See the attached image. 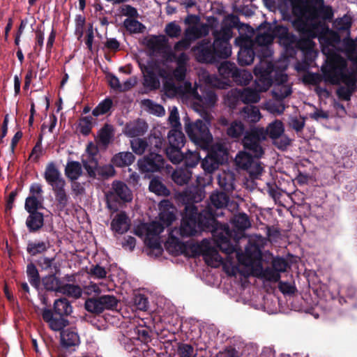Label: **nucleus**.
I'll return each mask as SVG.
<instances>
[{"label": "nucleus", "mask_w": 357, "mask_h": 357, "mask_svg": "<svg viewBox=\"0 0 357 357\" xmlns=\"http://www.w3.org/2000/svg\"><path fill=\"white\" fill-rule=\"evenodd\" d=\"M244 26L238 15L233 13L224 17L220 30L212 33L213 43L203 39L192 48L196 60L202 63H214L220 59H227L231 54L230 40L233 38V29H241Z\"/></svg>", "instance_id": "obj_1"}, {"label": "nucleus", "mask_w": 357, "mask_h": 357, "mask_svg": "<svg viewBox=\"0 0 357 357\" xmlns=\"http://www.w3.org/2000/svg\"><path fill=\"white\" fill-rule=\"evenodd\" d=\"M196 213L195 217L199 231L211 232L215 245L222 252L227 255L234 253L236 249L231 243V239L233 238L237 242L238 238L236 232L230 229L227 223H221L217 220L222 213H218L208 206L200 212L197 207Z\"/></svg>", "instance_id": "obj_2"}, {"label": "nucleus", "mask_w": 357, "mask_h": 357, "mask_svg": "<svg viewBox=\"0 0 357 357\" xmlns=\"http://www.w3.org/2000/svg\"><path fill=\"white\" fill-rule=\"evenodd\" d=\"M292 26L299 34L289 32L279 43L284 47L287 57L294 58L298 50L306 55L308 61H312V20L302 15H292L291 20Z\"/></svg>", "instance_id": "obj_3"}, {"label": "nucleus", "mask_w": 357, "mask_h": 357, "mask_svg": "<svg viewBox=\"0 0 357 357\" xmlns=\"http://www.w3.org/2000/svg\"><path fill=\"white\" fill-rule=\"evenodd\" d=\"M266 139L263 128H250L242 139L245 151L239 152L236 157L237 166L248 171L252 167L254 160L261 158L264 154L261 143Z\"/></svg>", "instance_id": "obj_4"}, {"label": "nucleus", "mask_w": 357, "mask_h": 357, "mask_svg": "<svg viewBox=\"0 0 357 357\" xmlns=\"http://www.w3.org/2000/svg\"><path fill=\"white\" fill-rule=\"evenodd\" d=\"M321 70L324 81L331 84H340L349 75H357L356 70H348L347 61L338 53L326 56Z\"/></svg>", "instance_id": "obj_5"}, {"label": "nucleus", "mask_w": 357, "mask_h": 357, "mask_svg": "<svg viewBox=\"0 0 357 357\" xmlns=\"http://www.w3.org/2000/svg\"><path fill=\"white\" fill-rule=\"evenodd\" d=\"M73 312L70 301L66 298H60L54 302L53 309L45 308L42 312L43 320L54 331L63 329L69 324L67 317Z\"/></svg>", "instance_id": "obj_6"}, {"label": "nucleus", "mask_w": 357, "mask_h": 357, "mask_svg": "<svg viewBox=\"0 0 357 357\" xmlns=\"http://www.w3.org/2000/svg\"><path fill=\"white\" fill-rule=\"evenodd\" d=\"M44 178L52 188L57 207L61 210L64 209L68 205L69 199L65 189L66 183L53 162L48 163L46 166Z\"/></svg>", "instance_id": "obj_7"}, {"label": "nucleus", "mask_w": 357, "mask_h": 357, "mask_svg": "<svg viewBox=\"0 0 357 357\" xmlns=\"http://www.w3.org/2000/svg\"><path fill=\"white\" fill-rule=\"evenodd\" d=\"M184 121L185 130L190 139L198 147L208 149L213 142V136L209 130L210 121L197 119L190 122L188 118Z\"/></svg>", "instance_id": "obj_8"}, {"label": "nucleus", "mask_w": 357, "mask_h": 357, "mask_svg": "<svg viewBox=\"0 0 357 357\" xmlns=\"http://www.w3.org/2000/svg\"><path fill=\"white\" fill-rule=\"evenodd\" d=\"M315 27L314 38H318L321 52L325 56L337 54L336 47L341 42L339 33L331 29L327 23H316Z\"/></svg>", "instance_id": "obj_9"}, {"label": "nucleus", "mask_w": 357, "mask_h": 357, "mask_svg": "<svg viewBox=\"0 0 357 357\" xmlns=\"http://www.w3.org/2000/svg\"><path fill=\"white\" fill-rule=\"evenodd\" d=\"M196 211L197 206L194 204L188 203L185 204L179 229V234L182 238L195 236L199 230L195 217Z\"/></svg>", "instance_id": "obj_10"}, {"label": "nucleus", "mask_w": 357, "mask_h": 357, "mask_svg": "<svg viewBox=\"0 0 357 357\" xmlns=\"http://www.w3.org/2000/svg\"><path fill=\"white\" fill-rule=\"evenodd\" d=\"M119 301L113 295H102L87 298L84 303V308L89 312L100 314L105 310L116 308Z\"/></svg>", "instance_id": "obj_11"}, {"label": "nucleus", "mask_w": 357, "mask_h": 357, "mask_svg": "<svg viewBox=\"0 0 357 357\" xmlns=\"http://www.w3.org/2000/svg\"><path fill=\"white\" fill-rule=\"evenodd\" d=\"M164 157L154 151H150L137 161V165L142 173L160 172L165 167Z\"/></svg>", "instance_id": "obj_12"}, {"label": "nucleus", "mask_w": 357, "mask_h": 357, "mask_svg": "<svg viewBox=\"0 0 357 357\" xmlns=\"http://www.w3.org/2000/svg\"><path fill=\"white\" fill-rule=\"evenodd\" d=\"M341 83L345 84L344 86H340L336 90V94L340 99L349 101L351 100L352 94L356 91L357 89V77L356 75H351L341 81Z\"/></svg>", "instance_id": "obj_13"}, {"label": "nucleus", "mask_w": 357, "mask_h": 357, "mask_svg": "<svg viewBox=\"0 0 357 357\" xmlns=\"http://www.w3.org/2000/svg\"><path fill=\"white\" fill-rule=\"evenodd\" d=\"M300 0H279L278 9L285 20H291L292 15H298Z\"/></svg>", "instance_id": "obj_14"}, {"label": "nucleus", "mask_w": 357, "mask_h": 357, "mask_svg": "<svg viewBox=\"0 0 357 357\" xmlns=\"http://www.w3.org/2000/svg\"><path fill=\"white\" fill-rule=\"evenodd\" d=\"M254 43L247 40L240 47L238 53V61L241 66H248L251 64L255 59Z\"/></svg>", "instance_id": "obj_15"}, {"label": "nucleus", "mask_w": 357, "mask_h": 357, "mask_svg": "<svg viewBox=\"0 0 357 357\" xmlns=\"http://www.w3.org/2000/svg\"><path fill=\"white\" fill-rule=\"evenodd\" d=\"M144 74V86L149 90H155L160 87V80L150 66H140Z\"/></svg>", "instance_id": "obj_16"}, {"label": "nucleus", "mask_w": 357, "mask_h": 357, "mask_svg": "<svg viewBox=\"0 0 357 357\" xmlns=\"http://www.w3.org/2000/svg\"><path fill=\"white\" fill-rule=\"evenodd\" d=\"M57 273L56 271L52 272L42 278L41 284L46 291L60 293L63 283L56 277Z\"/></svg>", "instance_id": "obj_17"}, {"label": "nucleus", "mask_w": 357, "mask_h": 357, "mask_svg": "<svg viewBox=\"0 0 357 357\" xmlns=\"http://www.w3.org/2000/svg\"><path fill=\"white\" fill-rule=\"evenodd\" d=\"M208 36L207 26L202 23L200 26H189L183 33V36L192 44L194 41Z\"/></svg>", "instance_id": "obj_18"}, {"label": "nucleus", "mask_w": 357, "mask_h": 357, "mask_svg": "<svg viewBox=\"0 0 357 357\" xmlns=\"http://www.w3.org/2000/svg\"><path fill=\"white\" fill-rule=\"evenodd\" d=\"M130 226V220L125 211L118 213L111 222L112 229L120 234L127 232Z\"/></svg>", "instance_id": "obj_19"}, {"label": "nucleus", "mask_w": 357, "mask_h": 357, "mask_svg": "<svg viewBox=\"0 0 357 357\" xmlns=\"http://www.w3.org/2000/svg\"><path fill=\"white\" fill-rule=\"evenodd\" d=\"M108 194H113L116 199H120L124 202L132 200V194L128 186L122 181H115L112 183V191Z\"/></svg>", "instance_id": "obj_20"}, {"label": "nucleus", "mask_w": 357, "mask_h": 357, "mask_svg": "<svg viewBox=\"0 0 357 357\" xmlns=\"http://www.w3.org/2000/svg\"><path fill=\"white\" fill-rule=\"evenodd\" d=\"M44 225V215L41 212L29 213L26 220V226L31 233L39 231Z\"/></svg>", "instance_id": "obj_21"}, {"label": "nucleus", "mask_w": 357, "mask_h": 357, "mask_svg": "<svg viewBox=\"0 0 357 357\" xmlns=\"http://www.w3.org/2000/svg\"><path fill=\"white\" fill-rule=\"evenodd\" d=\"M266 68H263L261 66H256L254 69V72L255 75L259 77V80L262 82L267 87H269L273 84L271 74L273 70L274 66L271 62L266 63Z\"/></svg>", "instance_id": "obj_22"}, {"label": "nucleus", "mask_w": 357, "mask_h": 357, "mask_svg": "<svg viewBox=\"0 0 357 357\" xmlns=\"http://www.w3.org/2000/svg\"><path fill=\"white\" fill-rule=\"evenodd\" d=\"M135 160V156L129 151L119 152L116 153L112 158L111 162L117 167H124L131 165Z\"/></svg>", "instance_id": "obj_23"}, {"label": "nucleus", "mask_w": 357, "mask_h": 357, "mask_svg": "<svg viewBox=\"0 0 357 357\" xmlns=\"http://www.w3.org/2000/svg\"><path fill=\"white\" fill-rule=\"evenodd\" d=\"M148 126L144 121L138 120L126 126V135L130 137L143 135L147 130Z\"/></svg>", "instance_id": "obj_24"}, {"label": "nucleus", "mask_w": 357, "mask_h": 357, "mask_svg": "<svg viewBox=\"0 0 357 357\" xmlns=\"http://www.w3.org/2000/svg\"><path fill=\"white\" fill-rule=\"evenodd\" d=\"M238 67L234 63L230 61H224L218 67V73L221 77L229 82L232 81L233 77L236 78Z\"/></svg>", "instance_id": "obj_25"}, {"label": "nucleus", "mask_w": 357, "mask_h": 357, "mask_svg": "<svg viewBox=\"0 0 357 357\" xmlns=\"http://www.w3.org/2000/svg\"><path fill=\"white\" fill-rule=\"evenodd\" d=\"M61 343L66 348L78 345L79 337L77 333L70 328L61 330Z\"/></svg>", "instance_id": "obj_26"}, {"label": "nucleus", "mask_w": 357, "mask_h": 357, "mask_svg": "<svg viewBox=\"0 0 357 357\" xmlns=\"http://www.w3.org/2000/svg\"><path fill=\"white\" fill-rule=\"evenodd\" d=\"M114 135V129L112 125L105 123L98 131V143L107 147Z\"/></svg>", "instance_id": "obj_27"}, {"label": "nucleus", "mask_w": 357, "mask_h": 357, "mask_svg": "<svg viewBox=\"0 0 357 357\" xmlns=\"http://www.w3.org/2000/svg\"><path fill=\"white\" fill-rule=\"evenodd\" d=\"M334 17V13L331 6L322 5L315 9L316 23H326L331 22Z\"/></svg>", "instance_id": "obj_28"}, {"label": "nucleus", "mask_w": 357, "mask_h": 357, "mask_svg": "<svg viewBox=\"0 0 357 357\" xmlns=\"http://www.w3.org/2000/svg\"><path fill=\"white\" fill-rule=\"evenodd\" d=\"M50 248V242L46 241H29L26 246V252L31 256H36L45 253Z\"/></svg>", "instance_id": "obj_29"}, {"label": "nucleus", "mask_w": 357, "mask_h": 357, "mask_svg": "<svg viewBox=\"0 0 357 357\" xmlns=\"http://www.w3.org/2000/svg\"><path fill=\"white\" fill-rule=\"evenodd\" d=\"M26 275L31 285L38 290L41 284L42 278L40 276L38 270L35 264L30 262L26 266Z\"/></svg>", "instance_id": "obj_30"}, {"label": "nucleus", "mask_w": 357, "mask_h": 357, "mask_svg": "<svg viewBox=\"0 0 357 357\" xmlns=\"http://www.w3.org/2000/svg\"><path fill=\"white\" fill-rule=\"evenodd\" d=\"M238 93V96L241 97V102L247 104L248 105H249V103H257L260 100L259 92L256 89L250 87L239 89Z\"/></svg>", "instance_id": "obj_31"}, {"label": "nucleus", "mask_w": 357, "mask_h": 357, "mask_svg": "<svg viewBox=\"0 0 357 357\" xmlns=\"http://www.w3.org/2000/svg\"><path fill=\"white\" fill-rule=\"evenodd\" d=\"M65 174L72 181L77 180L82 174L81 164L77 161H68L65 168Z\"/></svg>", "instance_id": "obj_32"}, {"label": "nucleus", "mask_w": 357, "mask_h": 357, "mask_svg": "<svg viewBox=\"0 0 357 357\" xmlns=\"http://www.w3.org/2000/svg\"><path fill=\"white\" fill-rule=\"evenodd\" d=\"M167 139L168 146L183 147L185 142V137L181 130L174 128L169 131Z\"/></svg>", "instance_id": "obj_33"}, {"label": "nucleus", "mask_w": 357, "mask_h": 357, "mask_svg": "<svg viewBox=\"0 0 357 357\" xmlns=\"http://www.w3.org/2000/svg\"><path fill=\"white\" fill-rule=\"evenodd\" d=\"M200 250L202 252L203 255L209 257L211 259L216 262H222V257L220 255L218 250L211 247L206 239L202 241L201 245L199 246Z\"/></svg>", "instance_id": "obj_34"}, {"label": "nucleus", "mask_w": 357, "mask_h": 357, "mask_svg": "<svg viewBox=\"0 0 357 357\" xmlns=\"http://www.w3.org/2000/svg\"><path fill=\"white\" fill-rule=\"evenodd\" d=\"M243 117L249 122L256 123L259 121L261 117L260 111L257 106L246 105L241 110Z\"/></svg>", "instance_id": "obj_35"}, {"label": "nucleus", "mask_w": 357, "mask_h": 357, "mask_svg": "<svg viewBox=\"0 0 357 357\" xmlns=\"http://www.w3.org/2000/svg\"><path fill=\"white\" fill-rule=\"evenodd\" d=\"M192 173L187 169H177L172 174V181L178 185L187 184L190 180Z\"/></svg>", "instance_id": "obj_36"}, {"label": "nucleus", "mask_w": 357, "mask_h": 357, "mask_svg": "<svg viewBox=\"0 0 357 357\" xmlns=\"http://www.w3.org/2000/svg\"><path fill=\"white\" fill-rule=\"evenodd\" d=\"M168 40L167 39L165 36H151L146 42V45L147 47L153 51H160L162 50Z\"/></svg>", "instance_id": "obj_37"}, {"label": "nucleus", "mask_w": 357, "mask_h": 357, "mask_svg": "<svg viewBox=\"0 0 357 357\" xmlns=\"http://www.w3.org/2000/svg\"><path fill=\"white\" fill-rule=\"evenodd\" d=\"M149 189L151 192L159 196H169V190L160 180L158 177H154L150 181Z\"/></svg>", "instance_id": "obj_38"}, {"label": "nucleus", "mask_w": 357, "mask_h": 357, "mask_svg": "<svg viewBox=\"0 0 357 357\" xmlns=\"http://www.w3.org/2000/svg\"><path fill=\"white\" fill-rule=\"evenodd\" d=\"M44 197L28 196L25 199L24 208L28 213L38 212L39 209L45 208Z\"/></svg>", "instance_id": "obj_39"}, {"label": "nucleus", "mask_w": 357, "mask_h": 357, "mask_svg": "<svg viewBox=\"0 0 357 357\" xmlns=\"http://www.w3.org/2000/svg\"><path fill=\"white\" fill-rule=\"evenodd\" d=\"M174 351V354L178 357H195L196 354L194 347L189 344L178 342L171 351Z\"/></svg>", "instance_id": "obj_40"}, {"label": "nucleus", "mask_w": 357, "mask_h": 357, "mask_svg": "<svg viewBox=\"0 0 357 357\" xmlns=\"http://www.w3.org/2000/svg\"><path fill=\"white\" fill-rule=\"evenodd\" d=\"M210 200L216 209H222L227 206L229 197L225 192H215L211 195Z\"/></svg>", "instance_id": "obj_41"}, {"label": "nucleus", "mask_w": 357, "mask_h": 357, "mask_svg": "<svg viewBox=\"0 0 357 357\" xmlns=\"http://www.w3.org/2000/svg\"><path fill=\"white\" fill-rule=\"evenodd\" d=\"M344 44L348 59L356 66V72L357 73V39L356 40L352 39L344 40Z\"/></svg>", "instance_id": "obj_42"}, {"label": "nucleus", "mask_w": 357, "mask_h": 357, "mask_svg": "<svg viewBox=\"0 0 357 357\" xmlns=\"http://www.w3.org/2000/svg\"><path fill=\"white\" fill-rule=\"evenodd\" d=\"M233 226L239 231H243L250 226L249 217L245 213H239L231 219Z\"/></svg>", "instance_id": "obj_43"}, {"label": "nucleus", "mask_w": 357, "mask_h": 357, "mask_svg": "<svg viewBox=\"0 0 357 357\" xmlns=\"http://www.w3.org/2000/svg\"><path fill=\"white\" fill-rule=\"evenodd\" d=\"M247 131L245 130V126L242 122L234 121L228 127L227 134L231 138L238 139L243 134L245 135Z\"/></svg>", "instance_id": "obj_44"}, {"label": "nucleus", "mask_w": 357, "mask_h": 357, "mask_svg": "<svg viewBox=\"0 0 357 357\" xmlns=\"http://www.w3.org/2000/svg\"><path fill=\"white\" fill-rule=\"evenodd\" d=\"M36 262L42 271H47L53 268L56 273L60 272L59 266L55 263L54 257H47L41 256L36 260Z\"/></svg>", "instance_id": "obj_45"}, {"label": "nucleus", "mask_w": 357, "mask_h": 357, "mask_svg": "<svg viewBox=\"0 0 357 357\" xmlns=\"http://www.w3.org/2000/svg\"><path fill=\"white\" fill-rule=\"evenodd\" d=\"M183 147L167 146L165 153L168 159L174 164H178L183 161L184 153L181 151Z\"/></svg>", "instance_id": "obj_46"}, {"label": "nucleus", "mask_w": 357, "mask_h": 357, "mask_svg": "<svg viewBox=\"0 0 357 357\" xmlns=\"http://www.w3.org/2000/svg\"><path fill=\"white\" fill-rule=\"evenodd\" d=\"M60 294L74 298H79L82 296V289L77 284H63Z\"/></svg>", "instance_id": "obj_47"}, {"label": "nucleus", "mask_w": 357, "mask_h": 357, "mask_svg": "<svg viewBox=\"0 0 357 357\" xmlns=\"http://www.w3.org/2000/svg\"><path fill=\"white\" fill-rule=\"evenodd\" d=\"M158 337L165 349H169V347L174 348L178 343L175 333H171L167 330H162L158 334Z\"/></svg>", "instance_id": "obj_48"}, {"label": "nucleus", "mask_w": 357, "mask_h": 357, "mask_svg": "<svg viewBox=\"0 0 357 357\" xmlns=\"http://www.w3.org/2000/svg\"><path fill=\"white\" fill-rule=\"evenodd\" d=\"M160 221L167 227L170 226L176 220V215L174 213V208H163L159 213Z\"/></svg>", "instance_id": "obj_49"}, {"label": "nucleus", "mask_w": 357, "mask_h": 357, "mask_svg": "<svg viewBox=\"0 0 357 357\" xmlns=\"http://www.w3.org/2000/svg\"><path fill=\"white\" fill-rule=\"evenodd\" d=\"M213 163H217L218 168L225 160V156L227 155L226 151L222 146L212 148L208 153Z\"/></svg>", "instance_id": "obj_50"}, {"label": "nucleus", "mask_w": 357, "mask_h": 357, "mask_svg": "<svg viewBox=\"0 0 357 357\" xmlns=\"http://www.w3.org/2000/svg\"><path fill=\"white\" fill-rule=\"evenodd\" d=\"M236 78L233 77L232 81L237 85L246 86L252 79V73L245 69L237 68Z\"/></svg>", "instance_id": "obj_51"}, {"label": "nucleus", "mask_w": 357, "mask_h": 357, "mask_svg": "<svg viewBox=\"0 0 357 357\" xmlns=\"http://www.w3.org/2000/svg\"><path fill=\"white\" fill-rule=\"evenodd\" d=\"M264 132L266 133V136L268 135L272 139L278 138V137H280V135L284 132L283 123L279 120H275L269 124L266 131L264 130Z\"/></svg>", "instance_id": "obj_52"}, {"label": "nucleus", "mask_w": 357, "mask_h": 357, "mask_svg": "<svg viewBox=\"0 0 357 357\" xmlns=\"http://www.w3.org/2000/svg\"><path fill=\"white\" fill-rule=\"evenodd\" d=\"M113 105V101L110 98H107L101 101L92 111L94 116H98L107 114Z\"/></svg>", "instance_id": "obj_53"}, {"label": "nucleus", "mask_w": 357, "mask_h": 357, "mask_svg": "<svg viewBox=\"0 0 357 357\" xmlns=\"http://www.w3.org/2000/svg\"><path fill=\"white\" fill-rule=\"evenodd\" d=\"M123 25L128 31L133 33H142L145 29V26L142 23L134 18L126 19Z\"/></svg>", "instance_id": "obj_54"}, {"label": "nucleus", "mask_w": 357, "mask_h": 357, "mask_svg": "<svg viewBox=\"0 0 357 357\" xmlns=\"http://www.w3.org/2000/svg\"><path fill=\"white\" fill-rule=\"evenodd\" d=\"M130 146L135 153L141 155L149 147V143L145 139L135 138L130 141Z\"/></svg>", "instance_id": "obj_55"}, {"label": "nucleus", "mask_w": 357, "mask_h": 357, "mask_svg": "<svg viewBox=\"0 0 357 357\" xmlns=\"http://www.w3.org/2000/svg\"><path fill=\"white\" fill-rule=\"evenodd\" d=\"M261 268V276L264 278L267 281L270 282H278L280 279V274H279L272 266H267L265 268H263L261 266H260Z\"/></svg>", "instance_id": "obj_56"}, {"label": "nucleus", "mask_w": 357, "mask_h": 357, "mask_svg": "<svg viewBox=\"0 0 357 357\" xmlns=\"http://www.w3.org/2000/svg\"><path fill=\"white\" fill-rule=\"evenodd\" d=\"M93 118L91 116H84L79 119V129L84 136L89 135L93 128Z\"/></svg>", "instance_id": "obj_57"}, {"label": "nucleus", "mask_w": 357, "mask_h": 357, "mask_svg": "<svg viewBox=\"0 0 357 357\" xmlns=\"http://www.w3.org/2000/svg\"><path fill=\"white\" fill-rule=\"evenodd\" d=\"M181 32V27L175 21L167 23L165 27V33L171 38H179Z\"/></svg>", "instance_id": "obj_58"}, {"label": "nucleus", "mask_w": 357, "mask_h": 357, "mask_svg": "<svg viewBox=\"0 0 357 357\" xmlns=\"http://www.w3.org/2000/svg\"><path fill=\"white\" fill-rule=\"evenodd\" d=\"M298 15L312 20V0H300Z\"/></svg>", "instance_id": "obj_59"}, {"label": "nucleus", "mask_w": 357, "mask_h": 357, "mask_svg": "<svg viewBox=\"0 0 357 357\" xmlns=\"http://www.w3.org/2000/svg\"><path fill=\"white\" fill-rule=\"evenodd\" d=\"M238 92H239V89H236L231 90L227 96V104L232 109H236L238 105L241 102V97L238 96Z\"/></svg>", "instance_id": "obj_60"}, {"label": "nucleus", "mask_w": 357, "mask_h": 357, "mask_svg": "<svg viewBox=\"0 0 357 357\" xmlns=\"http://www.w3.org/2000/svg\"><path fill=\"white\" fill-rule=\"evenodd\" d=\"M83 167L87 172L89 177L95 178L97 177L98 160L96 158H90L89 162L83 160Z\"/></svg>", "instance_id": "obj_61"}, {"label": "nucleus", "mask_w": 357, "mask_h": 357, "mask_svg": "<svg viewBox=\"0 0 357 357\" xmlns=\"http://www.w3.org/2000/svg\"><path fill=\"white\" fill-rule=\"evenodd\" d=\"M115 170L112 165L98 166L97 169V176L98 178H107L114 176Z\"/></svg>", "instance_id": "obj_62"}, {"label": "nucleus", "mask_w": 357, "mask_h": 357, "mask_svg": "<svg viewBox=\"0 0 357 357\" xmlns=\"http://www.w3.org/2000/svg\"><path fill=\"white\" fill-rule=\"evenodd\" d=\"M75 33L79 40L84 34V28L86 23V18L82 15H77L75 16Z\"/></svg>", "instance_id": "obj_63"}, {"label": "nucleus", "mask_w": 357, "mask_h": 357, "mask_svg": "<svg viewBox=\"0 0 357 357\" xmlns=\"http://www.w3.org/2000/svg\"><path fill=\"white\" fill-rule=\"evenodd\" d=\"M273 40V33L268 32L258 33L255 36V43L260 46H266L271 44Z\"/></svg>", "instance_id": "obj_64"}]
</instances>
